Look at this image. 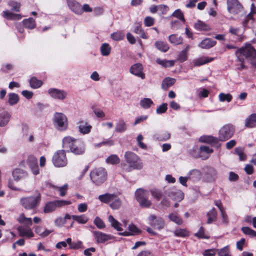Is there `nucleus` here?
<instances>
[{"instance_id": "nucleus-1", "label": "nucleus", "mask_w": 256, "mask_h": 256, "mask_svg": "<svg viewBox=\"0 0 256 256\" xmlns=\"http://www.w3.org/2000/svg\"><path fill=\"white\" fill-rule=\"evenodd\" d=\"M62 146L66 152H71L76 155H82L85 152L84 142L80 140L66 136L62 140Z\"/></svg>"}, {"instance_id": "nucleus-2", "label": "nucleus", "mask_w": 256, "mask_h": 256, "mask_svg": "<svg viewBox=\"0 0 256 256\" xmlns=\"http://www.w3.org/2000/svg\"><path fill=\"white\" fill-rule=\"evenodd\" d=\"M40 201L41 194L40 193H38L36 196L22 197L20 199V202L22 206L26 210H33L39 206Z\"/></svg>"}, {"instance_id": "nucleus-3", "label": "nucleus", "mask_w": 256, "mask_h": 256, "mask_svg": "<svg viewBox=\"0 0 256 256\" xmlns=\"http://www.w3.org/2000/svg\"><path fill=\"white\" fill-rule=\"evenodd\" d=\"M90 176L93 183L96 186H100L106 180L108 174L105 168H98L92 170Z\"/></svg>"}, {"instance_id": "nucleus-4", "label": "nucleus", "mask_w": 256, "mask_h": 256, "mask_svg": "<svg viewBox=\"0 0 256 256\" xmlns=\"http://www.w3.org/2000/svg\"><path fill=\"white\" fill-rule=\"evenodd\" d=\"M52 162L56 167L66 166L68 164L66 150H60L54 152L52 158Z\"/></svg>"}, {"instance_id": "nucleus-5", "label": "nucleus", "mask_w": 256, "mask_h": 256, "mask_svg": "<svg viewBox=\"0 0 256 256\" xmlns=\"http://www.w3.org/2000/svg\"><path fill=\"white\" fill-rule=\"evenodd\" d=\"M55 127L60 131L66 130L68 127V119L65 114L61 112H56L54 117Z\"/></svg>"}, {"instance_id": "nucleus-6", "label": "nucleus", "mask_w": 256, "mask_h": 256, "mask_svg": "<svg viewBox=\"0 0 256 256\" xmlns=\"http://www.w3.org/2000/svg\"><path fill=\"white\" fill-rule=\"evenodd\" d=\"M124 158L127 163L132 165L133 169L140 170L142 168L143 164L140 158L134 152H126L124 154Z\"/></svg>"}, {"instance_id": "nucleus-7", "label": "nucleus", "mask_w": 256, "mask_h": 256, "mask_svg": "<svg viewBox=\"0 0 256 256\" xmlns=\"http://www.w3.org/2000/svg\"><path fill=\"white\" fill-rule=\"evenodd\" d=\"M234 132V128L230 124H226L219 130L218 139L220 141H226L231 138Z\"/></svg>"}, {"instance_id": "nucleus-8", "label": "nucleus", "mask_w": 256, "mask_h": 256, "mask_svg": "<svg viewBox=\"0 0 256 256\" xmlns=\"http://www.w3.org/2000/svg\"><path fill=\"white\" fill-rule=\"evenodd\" d=\"M148 224L154 229L160 230L166 226L164 219L155 214H150L148 217Z\"/></svg>"}, {"instance_id": "nucleus-9", "label": "nucleus", "mask_w": 256, "mask_h": 256, "mask_svg": "<svg viewBox=\"0 0 256 256\" xmlns=\"http://www.w3.org/2000/svg\"><path fill=\"white\" fill-rule=\"evenodd\" d=\"M236 54H240L246 58H256V50L250 44H248L244 48L238 49Z\"/></svg>"}, {"instance_id": "nucleus-10", "label": "nucleus", "mask_w": 256, "mask_h": 256, "mask_svg": "<svg viewBox=\"0 0 256 256\" xmlns=\"http://www.w3.org/2000/svg\"><path fill=\"white\" fill-rule=\"evenodd\" d=\"M48 92L53 98L62 100L66 98L67 92L64 90H59L56 88H50Z\"/></svg>"}, {"instance_id": "nucleus-11", "label": "nucleus", "mask_w": 256, "mask_h": 256, "mask_svg": "<svg viewBox=\"0 0 256 256\" xmlns=\"http://www.w3.org/2000/svg\"><path fill=\"white\" fill-rule=\"evenodd\" d=\"M199 142L206 143L212 146L218 148L220 146L218 138L212 136H202L199 138Z\"/></svg>"}, {"instance_id": "nucleus-12", "label": "nucleus", "mask_w": 256, "mask_h": 256, "mask_svg": "<svg viewBox=\"0 0 256 256\" xmlns=\"http://www.w3.org/2000/svg\"><path fill=\"white\" fill-rule=\"evenodd\" d=\"M227 9L232 14H238L241 8V4L238 0H227Z\"/></svg>"}, {"instance_id": "nucleus-13", "label": "nucleus", "mask_w": 256, "mask_h": 256, "mask_svg": "<svg viewBox=\"0 0 256 256\" xmlns=\"http://www.w3.org/2000/svg\"><path fill=\"white\" fill-rule=\"evenodd\" d=\"M92 233L94 238L98 244L104 243L113 238L112 235L108 234L100 231H94Z\"/></svg>"}, {"instance_id": "nucleus-14", "label": "nucleus", "mask_w": 256, "mask_h": 256, "mask_svg": "<svg viewBox=\"0 0 256 256\" xmlns=\"http://www.w3.org/2000/svg\"><path fill=\"white\" fill-rule=\"evenodd\" d=\"M216 176V172L213 168L206 167L204 168V178L207 182H214Z\"/></svg>"}, {"instance_id": "nucleus-15", "label": "nucleus", "mask_w": 256, "mask_h": 256, "mask_svg": "<svg viewBox=\"0 0 256 256\" xmlns=\"http://www.w3.org/2000/svg\"><path fill=\"white\" fill-rule=\"evenodd\" d=\"M142 71L143 66L140 63H137L132 65L130 69V73L144 80L145 78V74Z\"/></svg>"}, {"instance_id": "nucleus-16", "label": "nucleus", "mask_w": 256, "mask_h": 256, "mask_svg": "<svg viewBox=\"0 0 256 256\" xmlns=\"http://www.w3.org/2000/svg\"><path fill=\"white\" fill-rule=\"evenodd\" d=\"M66 2L69 8L74 14H82V6L76 0H66Z\"/></svg>"}, {"instance_id": "nucleus-17", "label": "nucleus", "mask_w": 256, "mask_h": 256, "mask_svg": "<svg viewBox=\"0 0 256 256\" xmlns=\"http://www.w3.org/2000/svg\"><path fill=\"white\" fill-rule=\"evenodd\" d=\"M168 196L172 200L181 201L184 198V194L182 190L172 188L168 194Z\"/></svg>"}, {"instance_id": "nucleus-18", "label": "nucleus", "mask_w": 256, "mask_h": 256, "mask_svg": "<svg viewBox=\"0 0 256 256\" xmlns=\"http://www.w3.org/2000/svg\"><path fill=\"white\" fill-rule=\"evenodd\" d=\"M216 44V40L211 38H206L202 40L199 44V46L202 48L208 49L214 46Z\"/></svg>"}, {"instance_id": "nucleus-19", "label": "nucleus", "mask_w": 256, "mask_h": 256, "mask_svg": "<svg viewBox=\"0 0 256 256\" xmlns=\"http://www.w3.org/2000/svg\"><path fill=\"white\" fill-rule=\"evenodd\" d=\"M244 126L248 128L256 127V114H252L245 120Z\"/></svg>"}, {"instance_id": "nucleus-20", "label": "nucleus", "mask_w": 256, "mask_h": 256, "mask_svg": "<svg viewBox=\"0 0 256 256\" xmlns=\"http://www.w3.org/2000/svg\"><path fill=\"white\" fill-rule=\"evenodd\" d=\"M213 60L214 58H212L203 56L197 59L194 60L192 63L194 64V66H198L210 62Z\"/></svg>"}, {"instance_id": "nucleus-21", "label": "nucleus", "mask_w": 256, "mask_h": 256, "mask_svg": "<svg viewBox=\"0 0 256 256\" xmlns=\"http://www.w3.org/2000/svg\"><path fill=\"white\" fill-rule=\"evenodd\" d=\"M202 172L198 170H192L189 172V180L193 182H198L200 180Z\"/></svg>"}, {"instance_id": "nucleus-22", "label": "nucleus", "mask_w": 256, "mask_h": 256, "mask_svg": "<svg viewBox=\"0 0 256 256\" xmlns=\"http://www.w3.org/2000/svg\"><path fill=\"white\" fill-rule=\"evenodd\" d=\"M208 217L207 224H210L216 222L217 220V212L214 208H213L206 214Z\"/></svg>"}, {"instance_id": "nucleus-23", "label": "nucleus", "mask_w": 256, "mask_h": 256, "mask_svg": "<svg viewBox=\"0 0 256 256\" xmlns=\"http://www.w3.org/2000/svg\"><path fill=\"white\" fill-rule=\"evenodd\" d=\"M176 80V79L170 77L166 78L162 82V88L164 90H167L168 88L174 84Z\"/></svg>"}, {"instance_id": "nucleus-24", "label": "nucleus", "mask_w": 256, "mask_h": 256, "mask_svg": "<svg viewBox=\"0 0 256 256\" xmlns=\"http://www.w3.org/2000/svg\"><path fill=\"white\" fill-rule=\"evenodd\" d=\"M57 206L56 201H50L47 202L44 208V212L45 214L52 212L56 210Z\"/></svg>"}, {"instance_id": "nucleus-25", "label": "nucleus", "mask_w": 256, "mask_h": 256, "mask_svg": "<svg viewBox=\"0 0 256 256\" xmlns=\"http://www.w3.org/2000/svg\"><path fill=\"white\" fill-rule=\"evenodd\" d=\"M22 22L24 27L29 30L34 29L36 27V21L32 18L24 19Z\"/></svg>"}, {"instance_id": "nucleus-26", "label": "nucleus", "mask_w": 256, "mask_h": 256, "mask_svg": "<svg viewBox=\"0 0 256 256\" xmlns=\"http://www.w3.org/2000/svg\"><path fill=\"white\" fill-rule=\"evenodd\" d=\"M115 194L106 193L98 196V200L102 202L108 204L114 198Z\"/></svg>"}, {"instance_id": "nucleus-27", "label": "nucleus", "mask_w": 256, "mask_h": 256, "mask_svg": "<svg viewBox=\"0 0 256 256\" xmlns=\"http://www.w3.org/2000/svg\"><path fill=\"white\" fill-rule=\"evenodd\" d=\"M109 222L110 223L111 226L115 230L118 232L122 231V228H121L122 224L116 220L112 216L110 215L108 218Z\"/></svg>"}, {"instance_id": "nucleus-28", "label": "nucleus", "mask_w": 256, "mask_h": 256, "mask_svg": "<svg viewBox=\"0 0 256 256\" xmlns=\"http://www.w3.org/2000/svg\"><path fill=\"white\" fill-rule=\"evenodd\" d=\"M92 126L88 125L86 122H80L78 126L79 131L82 134H88L92 129Z\"/></svg>"}, {"instance_id": "nucleus-29", "label": "nucleus", "mask_w": 256, "mask_h": 256, "mask_svg": "<svg viewBox=\"0 0 256 256\" xmlns=\"http://www.w3.org/2000/svg\"><path fill=\"white\" fill-rule=\"evenodd\" d=\"M2 16L8 20H19L22 18L20 14H14L8 10L4 11Z\"/></svg>"}, {"instance_id": "nucleus-30", "label": "nucleus", "mask_w": 256, "mask_h": 256, "mask_svg": "<svg viewBox=\"0 0 256 256\" xmlns=\"http://www.w3.org/2000/svg\"><path fill=\"white\" fill-rule=\"evenodd\" d=\"M174 234L178 237L186 238L190 236V232L187 228H177L174 232Z\"/></svg>"}, {"instance_id": "nucleus-31", "label": "nucleus", "mask_w": 256, "mask_h": 256, "mask_svg": "<svg viewBox=\"0 0 256 256\" xmlns=\"http://www.w3.org/2000/svg\"><path fill=\"white\" fill-rule=\"evenodd\" d=\"M10 114L7 112H4L0 114V126L2 127L7 124L10 120Z\"/></svg>"}, {"instance_id": "nucleus-32", "label": "nucleus", "mask_w": 256, "mask_h": 256, "mask_svg": "<svg viewBox=\"0 0 256 256\" xmlns=\"http://www.w3.org/2000/svg\"><path fill=\"white\" fill-rule=\"evenodd\" d=\"M168 40L172 44L176 45L181 44L183 42V38L176 34L170 35L168 37Z\"/></svg>"}, {"instance_id": "nucleus-33", "label": "nucleus", "mask_w": 256, "mask_h": 256, "mask_svg": "<svg viewBox=\"0 0 256 256\" xmlns=\"http://www.w3.org/2000/svg\"><path fill=\"white\" fill-rule=\"evenodd\" d=\"M168 218L170 220L178 225H181L183 223L182 218L176 212H173L169 214Z\"/></svg>"}, {"instance_id": "nucleus-34", "label": "nucleus", "mask_w": 256, "mask_h": 256, "mask_svg": "<svg viewBox=\"0 0 256 256\" xmlns=\"http://www.w3.org/2000/svg\"><path fill=\"white\" fill-rule=\"evenodd\" d=\"M154 45L158 50L164 52H166L170 48L166 42L162 41L156 42Z\"/></svg>"}, {"instance_id": "nucleus-35", "label": "nucleus", "mask_w": 256, "mask_h": 256, "mask_svg": "<svg viewBox=\"0 0 256 256\" xmlns=\"http://www.w3.org/2000/svg\"><path fill=\"white\" fill-rule=\"evenodd\" d=\"M42 82L38 80L36 77L32 76L30 80V84L32 88H38L42 85Z\"/></svg>"}, {"instance_id": "nucleus-36", "label": "nucleus", "mask_w": 256, "mask_h": 256, "mask_svg": "<svg viewBox=\"0 0 256 256\" xmlns=\"http://www.w3.org/2000/svg\"><path fill=\"white\" fill-rule=\"evenodd\" d=\"M8 102L10 106H14L20 100L18 95L14 92L10 93L8 95Z\"/></svg>"}, {"instance_id": "nucleus-37", "label": "nucleus", "mask_w": 256, "mask_h": 256, "mask_svg": "<svg viewBox=\"0 0 256 256\" xmlns=\"http://www.w3.org/2000/svg\"><path fill=\"white\" fill-rule=\"evenodd\" d=\"M194 28L197 30L208 31L210 30V26L204 22L198 20L196 23L194 24Z\"/></svg>"}, {"instance_id": "nucleus-38", "label": "nucleus", "mask_w": 256, "mask_h": 256, "mask_svg": "<svg viewBox=\"0 0 256 256\" xmlns=\"http://www.w3.org/2000/svg\"><path fill=\"white\" fill-rule=\"evenodd\" d=\"M19 235L20 236H26L28 238H32L34 236V234L32 230L30 228H18Z\"/></svg>"}, {"instance_id": "nucleus-39", "label": "nucleus", "mask_w": 256, "mask_h": 256, "mask_svg": "<svg viewBox=\"0 0 256 256\" xmlns=\"http://www.w3.org/2000/svg\"><path fill=\"white\" fill-rule=\"evenodd\" d=\"M156 62L164 68L172 67L174 65V62L172 60H162L160 58H157Z\"/></svg>"}, {"instance_id": "nucleus-40", "label": "nucleus", "mask_w": 256, "mask_h": 256, "mask_svg": "<svg viewBox=\"0 0 256 256\" xmlns=\"http://www.w3.org/2000/svg\"><path fill=\"white\" fill-rule=\"evenodd\" d=\"M72 219L80 224H85L88 220V217L84 214L80 216L72 215Z\"/></svg>"}, {"instance_id": "nucleus-41", "label": "nucleus", "mask_w": 256, "mask_h": 256, "mask_svg": "<svg viewBox=\"0 0 256 256\" xmlns=\"http://www.w3.org/2000/svg\"><path fill=\"white\" fill-rule=\"evenodd\" d=\"M194 236L202 239H209L210 238L208 234L205 233L204 228L202 226L200 228L198 232L195 233Z\"/></svg>"}, {"instance_id": "nucleus-42", "label": "nucleus", "mask_w": 256, "mask_h": 256, "mask_svg": "<svg viewBox=\"0 0 256 256\" xmlns=\"http://www.w3.org/2000/svg\"><path fill=\"white\" fill-rule=\"evenodd\" d=\"M148 195V192L142 189L137 190L135 192L136 198L138 202L140 201V200H142L144 197L146 198Z\"/></svg>"}, {"instance_id": "nucleus-43", "label": "nucleus", "mask_w": 256, "mask_h": 256, "mask_svg": "<svg viewBox=\"0 0 256 256\" xmlns=\"http://www.w3.org/2000/svg\"><path fill=\"white\" fill-rule=\"evenodd\" d=\"M152 104L153 102L149 98H144L140 101V106L144 109L149 108Z\"/></svg>"}, {"instance_id": "nucleus-44", "label": "nucleus", "mask_w": 256, "mask_h": 256, "mask_svg": "<svg viewBox=\"0 0 256 256\" xmlns=\"http://www.w3.org/2000/svg\"><path fill=\"white\" fill-rule=\"evenodd\" d=\"M111 48L107 43L102 44L100 47L101 54L104 56H108L110 54Z\"/></svg>"}, {"instance_id": "nucleus-45", "label": "nucleus", "mask_w": 256, "mask_h": 256, "mask_svg": "<svg viewBox=\"0 0 256 256\" xmlns=\"http://www.w3.org/2000/svg\"><path fill=\"white\" fill-rule=\"evenodd\" d=\"M112 203L110 204V206L113 210H116L120 208L121 206L122 202L120 198H118L116 195L114 196V198L111 202Z\"/></svg>"}, {"instance_id": "nucleus-46", "label": "nucleus", "mask_w": 256, "mask_h": 256, "mask_svg": "<svg viewBox=\"0 0 256 256\" xmlns=\"http://www.w3.org/2000/svg\"><path fill=\"white\" fill-rule=\"evenodd\" d=\"M107 163L112 164H118L120 162V159L116 154H112L106 160Z\"/></svg>"}, {"instance_id": "nucleus-47", "label": "nucleus", "mask_w": 256, "mask_h": 256, "mask_svg": "<svg viewBox=\"0 0 256 256\" xmlns=\"http://www.w3.org/2000/svg\"><path fill=\"white\" fill-rule=\"evenodd\" d=\"M116 131L118 132H122L126 129V124L123 120H120L116 124Z\"/></svg>"}, {"instance_id": "nucleus-48", "label": "nucleus", "mask_w": 256, "mask_h": 256, "mask_svg": "<svg viewBox=\"0 0 256 256\" xmlns=\"http://www.w3.org/2000/svg\"><path fill=\"white\" fill-rule=\"evenodd\" d=\"M242 230L245 234L248 235L251 237L256 236V231L253 230L249 227H242Z\"/></svg>"}, {"instance_id": "nucleus-49", "label": "nucleus", "mask_w": 256, "mask_h": 256, "mask_svg": "<svg viewBox=\"0 0 256 256\" xmlns=\"http://www.w3.org/2000/svg\"><path fill=\"white\" fill-rule=\"evenodd\" d=\"M134 32L136 34H138L140 37L142 38L146 39L148 38V36L145 34L144 30L142 29L140 25H138L135 27Z\"/></svg>"}, {"instance_id": "nucleus-50", "label": "nucleus", "mask_w": 256, "mask_h": 256, "mask_svg": "<svg viewBox=\"0 0 256 256\" xmlns=\"http://www.w3.org/2000/svg\"><path fill=\"white\" fill-rule=\"evenodd\" d=\"M220 100L221 102H225L226 101L228 102H230L232 98V96L230 94H225L224 93H220L219 96Z\"/></svg>"}, {"instance_id": "nucleus-51", "label": "nucleus", "mask_w": 256, "mask_h": 256, "mask_svg": "<svg viewBox=\"0 0 256 256\" xmlns=\"http://www.w3.org/2000/svg\"><path fill=\"white\" fill-rule=\"evenodd\" d=\"M94 223L100 229L104 228L106 227V225L103 220L98 216H96L94 220Z\"/></svg>"}, {"instance_id": "nucleus-52", "label": "nucleus", "mask_w": 256, "mask_h": 256, "mask_svg": "<svg viewBox=\"0 0 256 256\" xmlns=\"http://www.w3.org/2000/svg\"><path fill=\"white\" fill-rule=\"evenodd\" d=\"M235 153L239 156L240 160H244L246 156L244 154L243 150L240 148H236L234 150Z\"/></svg>"}, {"instance_id": "nucleus-53", "label": "nucleus", "mask_w": 256, "mask_h": 256, "mask_svg": "<svg viewBox=\"0 0 256 256\" xmlns=\"http://www.w3.org/2000/svg\"><path fill=\"white\" fill-rule=\"evenodd\" d=\"M172 16L178 18L184 22H185L184 14L180 9L176 10L172 14Z\"/></svg>"}, {"instance_id": "nucleus-54", "label": "nucleus", "mask_w": 256, "mask_h": 256, "mask_svg": "<svg viewBox=\"0 0 256 256\" xmlns=\"http://www.w3.org/2000/svg\"><path fill=\"white\" fill-rule=\"evenodd\" d=\"M218 256H232L230 254V249L228 246H226L219 250L218 252Z\"/></svg>"}, {"instance_id": "nucleus-55", "label": "nucleus", "mask_w": 256, "mask_h": 256, "mask_svg": "<svg viewBox=\"0 0 256 256\" xmlns=\"http://www.w3.org/2000/svg\"><path fill=\"white\" fill-rule=\"evenodd\" d=\"M8 6L11 8L12 10L16 12H19L20 11V4L16 2H10L8 3Z\"/></svg>"}, {"instance_id": "nucleus-56", "label": "nucleus", "mask_w": 256, "mask_h": 256, "mask_svg": "<svg viewBox=\"0 0 256 256\" xmlns=\"http://www.w3.org/2000/svg\"><path fill=\"white\" fill-rule=\"evenodd\" d=\"M120 166L122 168V171L124 172H130L133 169V166L132 164H127L126 163L122 162L120 164Z\"/></svg>"}, {"instance_id": "nucleus-57", "label": "nucleus", "mask_w": 256, "mask_h": 256, "mask_svg": "<svg viewBox=\"0 0 256 256\" xmlns=\"http://www.w3.org/2000/svg\"><path fill=\"white\" fill-rule=\"evenodd\" d=\"M26 163L30 167L38 164V161L36 158L34 156L30 155L28 156L26 160Z\"/></svg>"}, {"instance_id": "nucleus-58", "label": "nucleus", "mask_w": 256, "mask_h": 256, "mask_svg": "<svg viewBox=\"0 0 256 256\" xmlns=\"http://www.w3.org/2000/svg\"><path fill=\"white\" fill-rule=\"evenodd\" d=\"M168 110V104L166 103H163L160 105L156 110L158 114H161L164 113Z\"/></svg>"}, {"instance_id": "nucleus-59", "label": "nucleus", "mask_w": 256, "mask_h": 256, "mask_svg": "<svg viewBox=\"0 0 256 256\" xmlns=\"http://www.w3.org/2000/svg\"><path fill=\"white\" fill-rule=\"evenodd\" d=\"M138 202L140 203V205L142 207L148 208L152 204L150 201L148 200V196H146V198L144 197L141 200H140V201H138Z\"/></svg>"}, {"instance_id": "nucleus-60", "label": "nucleus", "mask_w": 256, "mask_h": 256, "mask_svg": "<svg viewBox=\"0 0 256 256\" xmlns=\"http://www.w3.org/2000/svg\"><path fill=\"white\" fill-rule=\"evenodd\" d=\"M124 36V34L120 32H114L111 34V38L116 41L122 40Z\"/></svg>"}, {"instance_id": "nucleus-61", "label": "nucleus", "mask_w": 256, "mask_h": 256, "mask_svg": "<svg viewBox=\"0 0 256 256\" xmlns=\"http://www.w3.org/2000/svg\"><path fill=\"white\" fill-rule=\"evenodd\" d=\"M170 134L168 132H164L158 134V140L160 141H166L170 138Z\"/></svg>"}, {"instance_id": "nucleus-62", "label": "nucleus", "mask_w": 256, "mask_h": 256, "mask_svg": "<svg viewBox=\"0 0 256 256\" xmlns=\"http://www.w3.org/2000/svg\"><path fill=\"white\" fill-rule=\"evenodd\" d=\"M82 242L80 240H78L76 242H72L69 246L70 249L72 250H78L82 248Z\"/></svg>"}, {"instance_id": "nucleus-63", "label": "nucleus", "mask_w": 256, "mask_h": 256, "mask_svg": "<svg viewBox=\"0 0 256 256\" xmlns=\"http://www.w3.org/2000/svg\"><path fill=\"white\" fill-rule=\"evenodd\" d=\"M151 194L154 198L156 199V200H159L162 196V194L161 192L158 190L154 189L150 190Z\"/></svg>"}, {"instance_id": "nucleus-64", "label": "nucleus", "mask_w": 256, "mask_h": 256, "mask_svg": "<svg viewBox=\"0 0 256 256\" xmlns=\"http://www.w3.org/2000/svg\"><path fill=\"white\" fill-rule=\"evenodd\" d=\"M128 229L129 232L133 234L134 235V234H138L141 233V230L133 224L129 225L128 226Z\"/></svg>"}]
</instances>
